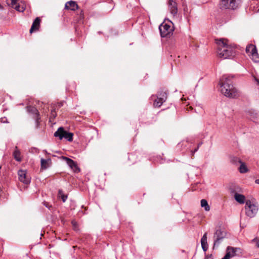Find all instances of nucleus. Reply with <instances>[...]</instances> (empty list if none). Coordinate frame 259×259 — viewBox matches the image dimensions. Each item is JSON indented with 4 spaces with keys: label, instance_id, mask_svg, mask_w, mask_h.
Wrapping results in <instances>:
<instances>
[{
    "label": "nucleus",
    "instance_id": "nucleus-27",
    "mask_svg": "<svg viewBox=\"0 0 259 259\" xmlns=\"http://www.w3.org/2000/svg\"><path fill=\"white\" fill-rule=\"evenodd\" d=\"M44 205H45L46 207H47L49 210H52L53 209V206L51 204H50L48 202L44 201L43 202Z\"/></svg>",
    "mask_w": 259,
    "mask_h": 259
},
{
    "label": "nucleus",
    "instance_id": "nucleus-15",
    "mask_svg": "<svg viewBox=\"0 0 259 259\" xmlns=\"http://www.w3.org/2000/svg\"><path fill=\"white\" fill-rule=\"evenodd\" d=\"M40 19L37 17L34 20L32 25L30 29V33H32L33 31L38 30L40 26Z\"/></svg>",
    "mask_w": 259,
    "mask_h": 259
},
{
    "label": "nucleus",
    "instance_id": "nucleus-6",
    "mask_svg": "<svg viewBox=\"0 0 259 259\" xmlns=\"http://www.w3.org/2000/svg\"><path fill=\"white\" fill-rule=\"evenodd\" d=\"M160 35L162 37H169L173 31V28L169 24L163 22L159 26Z\"/></svg>",
    "mask_w": 259,
    "mask_h": 259
},
{
    "label": "nucleus",
    "instance_id": "nucleus-20",
    "mask_svg": "<svg viewBox=\"0 0 259 259\" xmlns=\"http://www.w3.org/2000/svg\"><path fill=\"white\" fill-rule=\"evenodd\" d=\"M40 163L41 168L47 169L50 166V164H51V158H48L47 159L41 158Z\"/></svg>",
    "mask_w": 259,
    "mask_h": 259
},
{
    "label": "nucleus",
    "instance_id": "nucleus-10",
    "mask_svg": "<svg viewBox=\"0 0 259 259\" xmlns=\"http://www.w3.org/2000/svg\"><path fill=\"white\" fill-rule=\"evenodd\" d=\"M168 8L170 14L175 16L178 13V4L176 0H168Z\"/></svg>",
    "mask_w": 259,
    "mask_h": 259
},
{
    "label": "nucleus",
    "instance_id": "nucleus-34",
    "mask_svg": "<svg viewBox=\"0 0 259 259\" xmlns=\"http://www.w3.org/2000/svg\"><path fill=\"white\" fill-rule=\"evenodd\" d=\"M254 115H253V116L252 117V118H253V119L257 118V117H258V114H257V113H254Z\"/></svg>",
    "mask_w": 259,
    "mask_h": 259
},
{
    "label": "nucleus",
    "instance_id": "nucleus-8",
    "mask_svg": "<svg viewBox=\"0 0 259 259\" xmlns=\"http://www.w3.org/2000/svg\"><path fill=\"white\" fill-rule=\"evenodd\" d=\"M220 7L222 9L234 10L237 6L236 0H222Z\"/></svg>",
    "mask_w": 259,
    "mask_h": 259
},
{
    "label": "nucleus",
    "instance_id": "nucleus-17",
    "mask_svg": "<svg viewBox=\"0 0 259 259\" xmlns=\"http://www.w3.org/2000/svg\"><path fill=\"white\" fill-rule=\"evenodd\" d=\"M231 161L233 163L236 165L240 164V166L239 168V172L241 174H243V162L242 161V160L237 157H233L232 158Z\"/></svg>",
    "mask_w": 259,
    "mask_h": 259
},
{
    "label": "nucleus",
    "instance_id": "nucleus-33",
    "mask_svg": "<svg viewBox=\"0 0 259 259\" xmlns=\"http://www.w3.org/2000/svg\"><path fill=\"white\" fill-rule=\"evenodd\" d=\"M248 171V168L244 164V173Z\"/></svg>",
    "mask_w": 259,
    "mask_h": 259
},
{
    "label": "nucleus",
    "instance_id": "nucleus-5",
    "mask_svg": "<svg viewBox=\"0 0 259 259\" xmlns=\"http://www.w3.org/2000/svg\"><path fill=\"white\" fill-rule=\"evenodd\" d=\"M246 52L250 57L251 59L255 62H259V56L257 52L256 47L250 44L246 48Z\"/></svg>",
    "mask_w": 259,
    "mask_h": 259
},
{
    "label": "nucleus",
    "instance_id": "nucleus-37",
    "mask_svg": "<svg viewBox=\"0 0 259 259\" xmlns=\"http://www.w3.org/2000/svg\"><path fill=\"white\" fill-rule=\"evenodd\" d=\"M255 183L257 184H259V179H256L255 181Z\"/></svg>",
    "mask_w": 259,
    "mask_h": 259
},
{
    "label": "nucleus",
    "instance_id": "nucleus-14",
    "mask_svg": "<svg viewBox=\"0 0 259 259\" xmlns=\"http://www.w3.org/2000/svg\"><path fill=\"white\" fill-rule=\"evenodd\" d=\"M65 8L67 10H70L74 11L78 9V6L75 2L70 1L66 3Z\"/></svg>",
    "mask_w": 259,
    "mask_h": 259
},
{
    "label": "nucleus",
    "instance_id": "nucleus-41",
    "mask_svg": "<svg viewBox=\"0 0 259 259\" xmlns=\"http://www.w3.org/2000/svg\"><path fill=\"white\" fill-rule=\"evenodd\" d=\"M255 80L256 81V82H257V84H259V80L255 78Z\"/></svg>",
    "mask_w": 259,
    "mask_h": 259
},
{
    "label": "nucleus",
    "instance_id": "nucleus-22",
    "mask_svg": "<svg viewBox=\"0 0 259 259\" xmlns=\"http://www.w3.org/2000/svg\"><path fill=\"white\" fill-rule=\"evenodd\" d=\"M27 111L29 113L33 114V117H37V115L40 116L38 111L35 107L32 106H27Z\"/></svg>",
    "mask_w": 259,
    "mask_h": 259
},
{
    "label": "nucleus",
    "instance_id": "nucleus-19",
    "mask_svg": "<svg viewBox=\"0 0 259 259\" xmlns=\"http://www.w3.org/2000/svg\"><path fill=\"white\" fill-rule=\"evenodd\" d=\"M236 248L228 246L226 249V253L225 255H229V258L230 259L231 258L234 257L236 255Z\"/></svg>",
    "mask_w": 259,
    "mask_h": 259
},
{
    "label": "nucleus",
    "instance_id": "nucleus-3",
    "mask_svg": "<svg viewBox=\"0 0 259 259\" xmlns=\"http://www.w3.org/2000/svg\"><path fill=\"white\" fill-rule=\"evenodd\" d=\"M245 203V214L247 218L252 219L254 218L258 211V205L255 198L249 196H244V204Z\"/></svg>",
    "mask_w": 259,
    "mask_h": 259
},
{
    "label": "nucleus",
    "instance_id": "nucleus-9",
    "mask_svg": "<svg viewBox=\"0 0 259 259\" xmlns=\"http://www.w3.org/2000/svg\"><path fill=\"white\" fill-rule=\"evenodd\" d=\"M230 190L231 193L234 194L235 200L240 204H243V195L238 193L240 192L241 188L235 186L234 188L231 187Z\"/></svg>",
    "mask_w": 259,
    "mask_h": 259
},
{
    "label": "nucleus",
    "instance_id": "nucleus-18",
    "mask_svg": "<svg viewBox=\"0 0 259 259\" xmlns=\"http://www.w3.org/2000/svg\"><path fill=\"white\" fill-rule=\"evenodd\" d=\"M201 247L204 251H206L208 249V244L207 242V233H205L201 239Z\"/></svg>",
    "mask_w": 259,
    "mask_h": 259
},
{
    "label": "nucleus",
    "instance_id": "nucleus-32",
    "mask_svg": "<svg viewBox=\"0 0 259 259\" xmlns=\"http://www.w3.org/2000/svg\"><path fill=\"white\" fill-rule=\"evenodd\" d=\"M205 259H213L212 255L211 254L206 255Z\"/></svg>",
    "mask_w": 259,
    "mask_h": 259
},
{
    "label": "nucleus",
    "instance_id": "nucleus-4",
    "mask_svg": "<svg viewBox=\"0 0 259 259\" xmlns=\"http://www.w3.org/2000/svg\"><path fill=\"white\" fill-rule=\"evenodd\" d=\"M54 137L59 138L61 140L65 138L67 141L71 142L73 140V134L65 131L63 127H60L54 134Z\"/></svg>",
    "mask_w": 259,
    "mask_h": 259
},
{
    "label": "nucleus",
    "instance_id": "nucleus-13",
    "mask_svg": "<svg viewBox=\"0 0 259 259\" xmlns=\"http://www.w3.org/2000/svg\"><path fill=\"white\" fill-rule=\"evenodd\" d=\"M157 97H159V99H161V102L159 103L156 102L155 104L158 107H160L163 103L166 101L167 99V94L165 92L161 91L158 93Z\"/></svg>",
    "mask_w": 259,
    "mask_h": 259
},
{
    "label": "nucleus",
    "instance_id": "nucleus-29",
    "mask_svg": "<svg viewBox=\"0 0 259 259\" xmlns=\"http://www.w3.org/2000/svg\"><path fill=\"white\" fill-rule=\"evenodd\" d=\"M252 241L255 243V245L259 248V238L253 239Z\"/></svg>",
    "mask_w": 259,
    "mask_h": 259
},
{
    "label": "nucleus",
    "instance_id": "nucleus-1",
    "mask_svg": "<svg viewBox=\"0 0 259 259\" xmlns=\"http://www.w3.org/2000/svg\"><path fill=\"white\" fill-rule=\"evenodd\" d=\"M233 78V75L225 74L221 77L219 81L221 93L226 97L229 98H235L238 95L237 90L232 84Z\"/></svg>",
    "mask_w": 259,
    "mask_h": 259
},
{
    "label": "nucleus",
    "instance_id": "nucleus-40",
    "mask_svg": "<svg viewBox=\"0 0 259 259\" xmlns=\"http://www.w3.org/2000/svg\"><path fill=\"white\" fill-rule=\"evenodd\" d=\"M43 152H44V153H45L46 154H48V152H47V150H44L43 151Z\"/></svg>",
    "mask_w": 259,
    "mask_h": 259
},
{
    "label": "nucleus",
    "instance_id": "nucleus-16",
    "mask_svg": "<svg viewBox=\"0 0 259 259\" xmlns=\"http://www.w3.org/2000/svg\"><path fill=\"white\" fill-rule=\"evenodd\" d=\"M11 6L12 8L20 12H22L25 10V8L23 7L20 6L18 4L17 0H11Z\"/></svg>",
    "mask_w": 259,
    "mask_h": 259
},
{
    "label": "nucleus",
    "instance_id": "nucleus-26",
    "mask_svg": "<svg viewBox=\"0 0 259 259\" xmlns=\"http://www.w3.org/2000/svg\"><path fill=\"white\" fill-rule=\"evenodd\" d=\"M33 118L35 120V126L37 128L39 126L40 116L37 115V117H33Z\"/></svg>",
    "mask_w": 259,
    "mask_h": 259
},
{
    "label": "nucleus",
    "instance_id": "nucleus-38",
    "mask_svg": "<svg viewBox=\"0 0 259 259\" xmlns=\"http://www.w3.org/2000/svg\"><path fill=\"white\" fill-rule=\"evenodd\" d=\"M58 106H59V107H61V106H63V104H62V103H59V105H58Z\"/></svg>",
    "mask_w": 259,
    "mask_h": 259
},
{
    "label": "nucleus",
    "instance_id": "nucleus-35",
    "mask_svg": "<svg viewBox=\"0 0 259 259\" xmlns=\"http://www.w3.org/2000/svg\"><path fill=\"white\" fill-rule=\"evenodd\" d=\"M222 259H230L229 258V255H225Z\"/></svg>",
    "mask_w": 259,
    "mask_h": 259
},
{
    "label": "nucleus",
    "instance_id": "nucleus-30",
    "mask_svg": "<svg viewBox=\"0 0 259 259\" xmlns=\"http://www.w3.org/2000/svg\"><path fill=\"white\" fill-rule=\"evenodd\" d=\"M161 102V99H159V97H157V99L155 100L154 102V106L155 107H157V106L155 104V103L156 102H157V103H159V102Z\"/></svg>",
    "mask_w": 259,
    "mask_h": 259
},
{
    "label": "nucleus",
    "instance_id": "nucleus-28",
    "mask_svg": "<svg viewBox=\"0 0 259 259\" xmlns=\"http://www.w3.org/2000/svg\"><path fill=\"white\" fill-rule=\"evenodd\" d=\"M29 151L31 153H38L39 152V150L36 148L32 147L30 148Z\"/></svg>",
    "mask_w": 259,
    "mask_h": 259
},
{
    "label": "nucleus",
    "instance_id": "nucleus-2",
    "mask_svg": "<svg viewBox=\"0 0 259 259\" xmlns=\"http://www.w3.org/2000/svg\"><path fill=\"white\" fill-rule=\"evenodd\" d=\"M227 40L224 38L215 39L218 45V55L224 59H229L234 56L235 52L233 49L227 43Z\"/></svg>",
    "mask_w": 259,
    "mask_h": 259
},
{
    "label": "nucleus",
    "instance_id": "nucleus-11",
    "mask_svg": "<svg viewBox=\"0 0 259 259\" xmlns=\"http://www.w3.org/2000/svg\"><path fill=\"white\" fill-rule=\"evenodd\" d=\"M19 180L25 184H28L30 182V178L26 175V171L23 170H19L18 172Z\"/></svg>",
    "mask_w": 259,
    "mask_h": 259
},
{
    "label": "nucleus",
    "instance_id": "nucleus-36",
    "mask_svg": "<svg viewBox=\"0 0 259 259\" xmlns=\"http://www.w3.org/2000/svg\"><path fill=\"white\" fill-rule=\"evenodd\" d=\"M198 147H197V148H195V149L194 150V151L192 152L193 154L195 152H196L198 150Z\"/></svg>",
    "mask_w": 259,
    "mask_h": 259
},
{
    "label": "nucleus",
    "instance_id": "nucleus-23",
    "mask_svg": "<svg viewBox=\"0 0 259 259\" xmlns=\"http://www.w3.org/2000/svg\"><path fill=\"white\" fill-rule=\"evenodd\" d=\"M201 206L202 207H204L206 211H209L210 210V207L208 204L207 201L205 199H202L201 200Z\"/></svg>",
    "mask_w": 259,
    "mask_h": 259
},
{
    "label": "nucleus",
    "instance_id": "nucleus-31",
    "mask_svg": "<svg viewBox=\"0 0 259 259\" xmlns=\"http://www.w3.org/2000/svg\"><path fill=\"white\" fill-rule=\"evenodd\" d=\"M1 122H3V123H8V121H7V119L6 117L2 118Z\"/></svg>",
    "mask_w": 259,
    "mask_h": 259
},
{
    "label": "nucleus",
    "instance_id": "nucleus-7",
    "mask_svg": "<svg viewBox=\"0 0 259 259\" xmlns=\"http://www.w3.org/2000/svg\"><path fill=\"white\" fill-rule=\"evenodd\" d=\"M226 232L221 229H217L213 236L214 244L213 248L218 246L221 241L225 237Z\"/></svg>",
    "mask_w": 259,
    "mask_h": 259
},
{
    "label": "nucleus",
    "instance_id": "nucleus-25",
    "mask_svg": "<svg viewBox=\"0 0 259 259\" xmlns=\"http://www.w3.org/2000/svg\"><path fill=\"white\" fill-rule=\"evenodd\" d=\"M57 116V113L56 112V109H53L51 110V115L50 117V120L51 121L52 120L54 119Z\"/></svg>",
    "mask_w": 259,
    "mask_h": 259
},
{
    "label": "nucleus",
    "instance_id": "nucleus-39",
    "mask_svg": "<svg viewBox=\"0 0 259 259\" xmlns=\"http://www.w3.org/2000/svg\"><path fill=\"white\" fill-rule=\"evenodd\" d=\"M201 144H202V143H199V144H198L197 147H198V148H199V147L201 145Z\"/></svg>",
    "mask_w": 259,
    "mask_h": 259
},
{
    "label": "nucleus",
    "instance_id": "nucleus-24",
    "mask_svg": "<svg viewBox=\"0 0 259 259\" xmlns=\"http://www.w3.org/2000/svg\"><path fill=\"white\" fill-rule=\"evenodd\" d=\"M58 194L60 196V197H61L63 202H65L66 199H67V196L65 195H64L63 194V191H62V190H59Z\"/></svg>",
    "mask_w": 259,
    "mask_h": 259
},
{
    "label": "nucleus",
    "instance_id": "nucleus-21",
    "mask_svg": "<svg viewBox=\"0 0 259 259\" xmlns=\"http://www.w3.org/2000/svg\"><path fill=\"white\" fill-rule=\"evenodd\" d=\"M13 156L15 159L17 161H21V153L20 150L18 149L17 146L15 147V150L13 152Z\"/></svg>",
    "mask_w": 259,
    "mask_h": 259
},
{
    "label": "nucleus",
    "instance_id": "nucleus-12",
    "mask_svg": "<svg viewBox=\"0 0 259 259\" xmlns=\"http://www.w3.org/2000/svg\"><path fill=\"white\" fill-rule=\"evenodd\" d=\"M63 159H64L68 166L74 171L75 172H78L80 171L79 167L76 164V162H74L71 159L67 157H62Z\"/></svg>",
    "mask_w": 259,
    "mask_h": 259
}]
</instances>
